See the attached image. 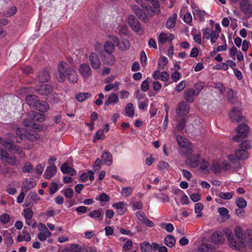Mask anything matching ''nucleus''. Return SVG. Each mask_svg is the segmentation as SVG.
Here are the masks:
<instances>
[{"instance_id": "f257e3e1", "label": "nucleus", "mask_w": 252, "mask_h": 252, "mask_svg": "<svg viewBox=\"0 0 252 252\" xmlns=\"http://www.w3.org/2000/svg\"><path fill=\"white\" fill-rule=\"evenodd\" d=\"M56 78L60 82H64L67 78L70 83L75 84L78 80L76 71L64 61L59 63Z\"/></svg>"}, {"instance_id": "f03ea898", "label": "nucleus", "mask_w": 252, "mask_h": 252, "mask_svg": "<svg viewBox=\"0 0 252 252\" xmlns=\"http://www.w3.org/2000/svg\"><path fill=\"white\" fill-rule=\"evenodd\" d=\"M223 232L225 233L231 248L235 250H239L245 248V240L236 239L234 237L232 231L229 229H224Z\"/></svg>"}, {"instance_id": "7ed1b4c3", "label": "nucleus", "mask_w": 252, "mask_h": 252, "mask_svg": "<svg viewBox=\"0 0 252 252\" xmlns=\"http://www.w3.org/2000/svg\"><path fill=\"white\" fill-rule=\"evenodd\" d=\"M0 158L2 161L11 166H17L19 164V160L14 155H10L1 147L0 148Z\"/></svg>"}, {"instance_id": "20e7f679", "label": "nucleus", "mask_w": 252, "mask_h": 252, "mask_svg": "<svg viewBox=\"0 0 252 252\" xmlns=\"http://www.w3.org/2000/svg\"><path fill=\"white\" fill-rule=\"evenodd\" d=\"M176 140L178 145L183 148L180 152L181 154L188 156L192 153V148L189 146V142L186 138L178 135L176 136Z\"/></svg>"}, {"instance_id": "39448f33", "label": "nucleus", "mask_w": 252, "mask_h": 252, "mask_svg": "<svg viewBox=\"0 0 252 252\" xmlns=\"http://www.w3.org/2000/svg\"><path fill=\"white\" fill-rule=\"evenodd\" d=\"M119 40L116 36L110 35L109 37V40L104 43L103 48L107 54H112L115 50V47L119 46Z\"/></svg>"}, {"instance_id": "423d86ee", "label": "nucleus", "mask_w": 252, "mask_h": 252, "mask_svg": "<svg viewBox=\"0 0 252 252\" xmlns=\"http://www.w3.org/2000/svg\"><path fill=\"white\" fill-rule=\"evenodd\" d=\"M0 143L7 150L13 152L14 154H20L22 152V149L20 146L16 145L8 139L0 138Z\"/></svg>"}, {"instance_id": "0eeeda50", "label": "nucleus", "mask_w": 252, "mask_h": 252, "mask_svg": "<svg viewBox=\"0 0 252 252\" xmlns=\"http://www.w3.org/2000/svg\"><path fill=\"white\" fill-rule=\"evenodd\" d=\"M249 130V128L247 125H240L236 129L237 135L233 137V140L235 142H239L240 138H244L247 136Z\"/></svg>"}, {"instance_id": "6e6552de", "label": "nucleus", "mask_w": 252, "mask_h": 252, "mask_svg": "<svg viewBox=\"0 0 252 252\" xmlns=\"http://www.w3.org/2000/svg\"><path fill=\"white\" fill-rule=\"evenodd\" d=\"M35 89L38 94L45 95L49 94L53 90L52 86L48 84H41L36 86Z\"/></svg>"}, {"instance_id": "1a4fd4ad", "label": "nucleus", "mask_w": 252, "mask_h": 252, "mask_svg": "<svg viewBox=\"0 0 252 252\" xmlns=\"http://www.w3.org/2000/svg\"><path fill=\"white\" fill-rule=\"evenodd\" d=\"M189 111V106L185 101L179 103L176 109V113L179 117L187 114Z\"/></svg>"}, {"instance_id": "9d476101", "label": "nucleus", "mask_w": 252, "mask_h": 252, "mask_svg": "<svg viewBox=\"0 0 252 252\" xmlns=\"http://www.w3.org/2000/svg\"><path fill=\"white\" fill-rule=\"evenodd\" d=\"M229 118L232 122L239 123L243 121L244 117L241 111L237 108H233L229 113Z\"/></svg>"}, {"instance_id": "9b49d317", "label": "nucleus", "mask_w": 252, "mask_h": 252, "mask_svg": "<svg viewBox=\"0 0 252 252\" xmlns=\"http://www.w3.org/2000/svg\"><path fill=\"white\" fill-rule=\"evenodd\" d=\"M89 61L92 67L94 69H98L101 66V61L98 55L95 53H91Z\"/></svg>"}, {"instance_id": "f8f14e48", "label": "nucleus", "mask_w": 252, "mask_h": 252, "mask_svg": "<svg viewBox=\"0 0 252 252\" xmlns=\"http://www.w3.org/2000/svg\"><path fill=\"white\" fill-rule=\"evenodd\" d=\"M200 155L198 154H194L190 157L188 158L186 160L187 165L192 168L197 167L200 163Z\"/></svg>"}, {"instance_id": "ddd939ff", "label": "nucleus", "mask_w": 252, "mask_h": 252, "mask_svg": "<svg viewBox=\"0 0 252 252\" xmlns=\"http://www.w3.org/2000/svg\"><path fill=\"white\" fill-rule=\"evenodd\" d=\"M128 23L131 29L135 32H139L141 30V25L138 19L133 15L128 17Z\"/></svg>"}, {"instance_id": "4468645a", "label": "nucleus", "mask_w": 252, "mask_h": 252, "mask_svg": "<svg viewBox=\"0 0 252 252\" xmlns=\"http://www.w3.org/2000/svg\"><path fill=\"white\" fill-rule=\"evenodd\" d=\"M79 71L82 77L89 78L92 75V70L88 64L84 63L80 65Z\"/></svg>"}, {"instance_id": "2eb2a0df", "label": "nucleus", "mask_w": 252, "mask_h": 252, "mask_svg": "<svg viewBox=\"0 0 252 252\" xmlns=\"http://www.w3.org/2000/svg\"><path fill=\"white\" fill-rule=\"evenodd\" d=\"M100 57L102 62L108 65L112 66L115 63V57L112 54H108L107 55L104 54H100Z\"/></svg>"}, {"instance_id": "dca6fc26", "label": "nucleus", "mask_w": 252, "mask_h": 252, "mask_svg": "<svg viewBox=\"0 0 252 252\" xmlns=\"http://www.w3.org/2000/svg\"><path fill=\"white\" fill-rule=\"evenodd\" d=\"M29 119L33 121L42 122L45 119V115L41 113L36 111H31L29 113Z\"/></svg>"}, {"instance_id": "f3484780", "label": "nucleus", "mask_w": 252, "mask_h": 252, "mask_svg": "<svg viewBox=\"0 0 252 252\" xmlns=\"http://www.w3.org/2000/svg\"><path fill=\"white\" fill-rule=\"evenodd\" d=\"M36 185V183L34 179H26L23 184L22 189L23 191L27 192L30 189L33 188Z\"/></svg>"}, {"instance_id": "a211bd4d", "label": "nucleus", "mask_w": 252, "mask_h": 252, "mask_svg": "<svg viewBox=\"0 0 252 252\" xmlns=\"http://www.w3.org/2000/svg\"><path fill=\"white\" fill-rule=\"evenodd\" d=\"M57 169L54 164H51L50 166L47 167L44 173V177L47 179L51 178L57 172Z\"/></svg>"}, {"instance_id": "6ab92c4d", "label": "nucleus", "mask_w": 252, "mask_h": 252, "mask_svg": "<svg viewBox=\"0 0 252 252\" xmlns=\"http://www.w3.org/2000/svg\"><path fill=\"white\" fill-rule=\"evenodd\" d=\"M34 108L39 111L45 112H47L49 110V105L44 101L38 100V101H36Z\"/></svg>"}, {"instance_id": "aec40b11", "label": "nucleus", "mask_w": 252, "mask_h": 252, "mask_svg": "<svg viewBox=\"0 0 252 252\" xmlns=\"http://www.w3.org/2000/svg\"><path fill=\"white\" fill-rule=\"evenodd\" d=\"M197 95L194 90L189 88L186 90L184 98L187 102L191 103L193 101L194 96Z\"/></svg>"}, {"instance_id": "412c9836", "label": "nucleus", "mask_w": 252, "mask_h": 252, "mask_svg": "<svg viewBox=\"0 0 252 252\" xmlns=\"http://www.w3.org/2000/svg\"><path fill=\"white\" fill-rule=\"evenodd\" d=\"M117 209V213L120 215H123L126 211V205L123 202H118L112 205Z\"/></svg>"}, {"instance_id": "4be33fe9", "label": "nucleus", "mask_w": 252, "mask_h": 252, "mask_svg": "<svg viewBox=\"0 0 252 252\" xmlns=\"http://www.w3.org/2000/svg\"><path fill=\"white\" fill-rule=\"evenodd\" d=\"M102 161L106 165H110L113 162V157L110 152L105 150L101 156Z\"/></svg>"}, {"instance_id": "5701e85b", "label": "nucleus", "mask_w": 252, "mask_h": 252, "mask_svg": "<svg viewBox=\"0 0 252 252\" xmlns=\"http://www.w3.org/2000/svg\"><path fill=\"white\" fill-rule=\"evenodd\" d=\"M62 172L64 174H68L69 175L73 176L76 175V171L74 168L69 166L67 163H64L61 167Z\"/></svg>"}, {"instance_id": "b1692460", "label": "nucleus", "mask_w": 252, "mask_h": 252, "mask_svg": "<svg viewBox=\"0 0 252 252\" xmlns=\"http://www.w3.org/2000/svg\"><path fill=\"white\" fill-rule=\"evenodd\" d=\"M212 242L215 244L222 243L224 238L220 232H215L213 233L211 236Z\"/></svg>"}, {"instance_id": "393cba45", "label": "nucleus", "mask_w": 252, "mask_h": 252, "mask_svg": "<svg viewBox=\"0 0 252 252\" xmlns=\"http://www.w3.org/2000/svg\"><path fill=\"white\" fill-rule=\"evenodd\" d=\"M119 102V98L118 95L114 93L111 94L107 99L105 101L104 105L108 106L111 104L117 103Z\"/></svg>"}, {"instance_id": "a878e982", "label": "nucleus", "mask_w": 252, "mask_h": 252, "mask_svg": "<svg viewBox=\"0 0 252 252\" xmlns=\"http://www.w3.org/2000/svg\"><path fill=\"white\" fill-rule=\"evenodd\" d=\"M26 227L22 231L23 235H18L17 238V241L18 242H22L25 241L27 242H30L31 240V237L30 233L25 230Z\"/></svg>"}, {"instance_id": "bb28decb", "label": "nucleus", "mask_w": 252, "mask_h": 252, "mask_svg": "<svg viewBox=\"0 0 252 252\" xmlns=\"http://www.w3.org/2000/svg\"><path fill=\"white\" fill-rule=\"evenodd\" d=\"M216 249L215 246L212 244L203 243L200 245L197 249L198 252H210V250Z\"/></svg>"}, {"instance_id": "cd10ccee", "label": "nucleus", "mask_w": 252, "mask_h": 252, "mask_svg": "<svg viewBox=\"0 0 252 252\" xmlns=\"http://www.w3.org/2000/svg\"><path fill=\"white\" fill-rule=\"evenodd\" d=\"M50 79V75L47 70H43L39 72L38 75V81L41 82H46Z\"/></svg>"}, {"instance_id": "c85d7f7f", "label": "nucleus", "mask_w": 252, "mask_h": 252, "mask_svg": "<svg viewBox=\"0 0 252 252\" xmlns=\"http://www.w3.org/2000/svg\"><path fill=\"white\" fill-rule=\"evenodd\" d=\"M235 156L237 159H245L248 157V153L245 150H236L235 152Z\"/></svg>"}, {"instance_id": "c756f323", "label": "nucleus", "mask_w": 252, "mask_h": 252, "mask_svg": "<svg viewBox=\"0 0 252 252\" xmlns=\"http://www.w3.org/2000/svg\"><path fill=\"white\" fill-rule=\"evenodd\" d=\"M177 15L176 13H174L172 16L169 17L166 22V26L168 29L173 28L176 24Z\"/></svg>"}, {"instance_id": "7c9ffc66", "label": "nucleus", "mask_w": 252, "mask_h": 252, "mask_svg": "<svg viewBox=\"0 0 252 252\" xmlns=\"http://www.w3.org/2000/svg\"><path fill=\"white\" fill-rule=\"evenodd\" d=\"M26 101L30 106L34 108L38 101L37 97L34 94H29L26 97Z\"/></svg>"}, {"instance_id": "2f4dec72", "label": "nucleus", "mask_w": 252, "mask_h": 252, "mask_svg": "<svg viewBox=\"0 0 252 252\" xmlns=\"http://www.w3.org/2000/svg\"><path fill=\"white\" fill-rule=\"evenodd\" d=\"M28 118L27 119H25L23 122V126L26 127L31 126L35 129H39L40 125L39 124L34 123L32 120L29 119V115H28Z\"/></svg>"}, {"instance_id": "473e14b6", "label": "nucleus", "mask_w": 252, "mask_h": 252, "mask_svg": "<svg viewBox=\"0 0 252 252\" xmlns=\"http://www.w3.org/2000/svg\"><path fill=\"white\" fill-rule=\"evenodd\" d=\"M81 247L78 245L72 244L69 248L63 249L62 252H81Z\"/></svg>"}, {"instance_id": "72a5a7b5", "label": "nucleus", "mask_w": 252, "mask_h": 252, "mask_svg": "<svg viewBox=\"0 0 252 252\" xmlns=\"http://www.w3.org/2000/svg\"><path fill=\"white\" fill-rule=\"evenodd\" d=\"M143 8L146 11V14L148 16L153 17L154 15L158 14L155 13L154 9L149 4L146 3L142 5Z\"/></svg>"}, {"instance_id": "f704fd0d", "label": "nucleus", "mask_w": 252, "mask_h": 252, "mask_svg": "<svg viewBox=\"0 0 252 252\" xmlns=\"http://www.w3.org/2000/svg\"><path fill=\"white\" fill-rule=\"evenodd\" d=\"M91 96L92 94L90 93H79L76 94L75 98L78 101L83 102Z\"/></svg>"}, {"instance_id": "c9c22d12", "label": "nucleus", "mask_w": 252, "mask_h": 252, "mask_svg": "<svg viewBox=\"0 0 252 252\" xmlns=\"http://www.w3.org/2000/svg\"><path fill=\"white\" fill-rule=\"evenodd\" d=\"M176 242L175 238L172 235H168L164 238V243L169 247H172Z\"/></svg>"}, {"instance_id": "e433bc0d", "label": "nucleus", "mask_w": 252, "mask_h": 252, "mask_svg": "<svg viewBox=\"0 0 252 252\" xmlns=\"http://www.w3.org/2000/svg\"><path fill=\"white\" fill-rule=\"evenodd\" d=\"M89 216L91 218H96L100 220H102L103 217V214L98 210H94L91 212L89 214Z\"/></svg>"}, {"instance_id": "4c0bfd02", "label": "nucleus", "mask_w": 252, "mask_h": 252, "mask_svg": "<svg viewBox=\"0 0 252 252\" xmlns=\"http://www.w3.org/2000/svg\"><path fill=\"white\" fill-rule=\"evenodd\" d=\"M13 129H16V134L17 136L20 137L21 139H23L26 135V130L24 128H17V126L15 125L12 126Z\"/></svg>"}, {"instance_id": "58836bf2", "label": "nucleus", "mask_w": 252, "mask_h": 252, "mask_svg": "<svg viewBox=\"0 0 252 252\" xmlns=\"http://www.w3.org/2000/svg\"><path fill=\"white\" fill-rule=\"evenodd\" d=\"M200 168L204 173H208L211 169L209 162L205 159H203L202 163L200 164Z\"/></svg>"}, {"instance_id": "ea45409f", "label": "nucleus", "mask_w": 252, "mask_h": 252, "mask_svg": "<svg viewBox=\"0 0 252 252\" xmlns=\"http://www.w3.org/2000/svg\"><path fill=\"white\" fill-rule=\"evenodd\" d=\"M236 204L237 207L240 209L245 208L247 205L246 200L241 197H238L236 200Z\"/></svg>"}, {"instance_id": "a19ab883", "label": "nucleus", "mask_w": 252, "mask_h": 252, "mask_svg": "<svg viewBox=\"0 0 252 252\" xmlns=\"http://www.w3.org/2000/svg\"><path fill=\"white\" fill-rule=\"evenodd\" d=\"M140 249L142 252H151L152 249L150 243L148 242H144L141 244Z\"/></svg>"}, {"instance_id": "79ce46f5", "label": "nucleus", "mask_w": 252, "mask_h": 252, "mask_svg": "<svg viewBox=\"0 0 252 252\" xmlns=\"http://www.w3.org/2000/svg\"><path fill=\"white\" fill-rule=\"evenodd\" d=\"M27 139L31 141H35L39 139L40 135L37 132L28 133L26 135Z\"/></svg>"}, {"instance_id": "37998d69", "label": "nucleus", "mask_w": 252, "mask_h": 252, "mask_svg": "<svg viewBox=\"0 0 252 252\" xmlns=\"http://www.w3.org/2000/svg\"><path fill=\"white\" fill-rule=\"evenodd\" d=\"M234 233L236 239L245 240L243 237V232L241 227L236 226L234 230Z\"/></svg>"}, {"instance_id": "c03bdc74", "label": "nucleus", "mask_w": 252, "mask_h": 252, "mask_svg": "<svg viewBox=\"0 0 252 252\" xmlns=\"http://www.w3.org/2000/svg\"><path fill=\"white\" fill-rule=\"evenodd\" d=\"M241 10L243 12H244L246 15H248L249 17L251 16L252 14V5L249 4L247 5V6H244L243 7L240 8Z\"/></svg>"}, {"instance_id": "a18cd8bd", "label": "nucleus", "mask_w": 252, "mask_h": 252, "mask_svg": "<svg viewBox=\"0 0 252 252\" xmlns=\"http://www.w3.org/2000/svg\"><path fill=\"white\" fill-rule=\"evenodd\" d=\"M3 235L5 236L4 240L6 243L11 245L13 243V240L11 234L9 233L7 230H4L3 231Z\"/></svg>"}, {"instance_id": "49530a36", "label": "nucleus", "mask_w": 252, "mask_h": 252, "mask_svg": "<svg viewBox=\"0 0 252 252\" xmlns=\"http://www.w3.org/2000/svg\"><path fill=\"white\" fill-rule=\"evenodd\" d=\"M168 61L166 57H162L158 62V68L163 69L165 65L168 63Z\"/></svg>"}, {"instance_id": "de8ad7c7", "label": "nucleus", "mask_w": 252, "mask_h": 252, "mask_svg": "<svg viewBox=\"0 0 252 252\" xmlns=\"http://www.w3.org/2000/svg\"><path fill=\"white\" fill-rule=\"evenodd\" d=\"M206 12L204 11H202L201 10H196V12H194L193 14L194 18H197L198 20L202 21L204 19V16L205 15Z\"/></svg>"}, {"instance_id": "09e8293b", "label": "nucleus", "mask_w": 252, "mask_h": 252, "mask_svg": "<svg viewBox=\"0 0 252 252\" xmlns=\"http://www.w3.org/2000/svg\"><path fill=\"white\" fill-rule=\"evenodd\" d=\"M126 111L127 115L129 117H131L133 116L134 114V110L133 109V105L132 103H129L127 104L126 108Z\"/></svg>"}, {"instance_id": "8fccbe9b", "label": "nucleus", "mask_w": 252, "mask_h": 252, "mask_svg": "<svg viewBox=\"0 0 252 252\" xmlns=\"http://www.w3.org/2000/svg\"><path fill=\"white\" fill-rule=\"evenodd\" d=\"M234 194L233 192H220L219 193V196L223 199H230L232 198Z\"/></svg>"}, {"instance_id": "3c124183", "label": "nucleus", "mask_w": 252, "mask_h": 252, "mask_svg": "<svg viewBox=\"0 0 252 252\" xmlns=\"http://www.w3.org/2000/svg\"><path fill=\"white\" fill-rule=\"evenodd\" d=\"M150 2L152 3L155 10V13L158 14L160 13V9L158 1L157 0H151Z\"/></svg>"}, {"instance_id": "603ef678", "label": "nucleus", "mask_w": 252, "mask_h": 252, "mask_svg": "<svg viewBox=\"0 0 252 252\" xmlns=\"http://www.w3.org/2000/svg\"><path fill=\"white\" fill-rule=\"evenodd\" d=\"M160 226L162 228L165 229L168 232H171L174 230V226L173 224L170 223H161Z\"/></svg>"}, {"instance_id": "864d4df0", "label": "nucleus", "mask_w": 252, "mask_h": 252, "mask_svg": "<svg viewBox=\"0 0 252 252\" xmlns=\"http://www.w3.org/2000/svg\"><path fill=\"white\" fill-rule=\"evenodd\" d=\"M120 48L123 50H126L130 47V43L129 41L126 40H123L121 43L119 44Z\"/></svg>"}, {"instance_id": "5fc2aeb1", "label": "nucleus", "mask_w": 252, "mask_h": 252, "mask_svg": "<svg viewBox=\"0 0 252 252\" xmlns=\"http://www.w3.org/2000/svg\"><path fill=\"white\" fill-rule=\"evenodd\" d=\"M24 216L26 220H31L33 217V212L29 208L24 210Z\"/></svg>"}, {"instance_id": "6e6d98bb", "label": "nucleus", "mask_w": 252, "mask_h": 252, "mask_svg": "<svg viewBox=\"0 0 252 252\" xmlns=\"http://www.w3.org/2000/svg\"><path fill=\"white\" fill-rule=\"evenodd\" d=\"M73 190L71 188H67L63 190V194L67 198H71L73 196Z\"/></svg>"}, {"instance_id": "4d7b16f0", "label": "nucleus", "mask_w": 252, "mask_h": 252, "mask_svg": "<svg viewBox=\"0 0 252 252\" xmlns=\"http://www.w3.org/2000/svg\"><path fill=\"white\" fill-rule=\"evenodd\" d=\"M33 169V166L30 162H26L22 168L23 172L25 173H30Z\"/></svg>"}, {"instance_id": "13d9d810", "label": "nucleus", "mask_w": 252, "mask_h": 252, "mask_svg": "<svg viewBox=\"0 0 252 252\" xmlns=\"http://www.w3.org/2000/svg\"><path fill=\"white\" fill-rule=\"evenodd\" d=\"M133 191V189L131 187H126L123 189L122 193L126 197L130 196Z\"/></svg>"}, {"instance_id": "bf43d9fd", "label": "nucleus", "mask_w": 252, "mask_h": 252, "mask_svg": "<svg viewBox=\"0 0 252 252\" xmlns=\"http://www.w3.org/2000/svg\"><path fill=\"white\" fill-rule=\"evenodd\" d=\"M136 15L140 20L143 21L144 22H147L148 21V18L146 15L143 13L142 10H139Z\"/></svg>"}, {"instance_id": "052dcab7", "label": "nucleus", "mask_w": 252, "mask_h": 252, "mask_svg": "<svg viewBox=\"0 0 252 252\" xmlns=\"http://www.w3.org/2000/svg\"><path fill=\"white\" fill-rule=\"evenodd\" d=\"M105 138V136L103 132V130L100 129L96 133L94 138V142L96 140H101Z\"/></svg>"}, {"instance_id": "680f3d73", "label": "nucleus", "mask_w": 252, "mask_h": 252, "mask_svg": "<svg viewBox=\"0 0 252 252\" xmlns=\"http://www.w3.org/2000/svg\"><path fill=\"white\" fill-rule=\"evenodd\" d=\"M186 126V120L184 118L181 119L178 123L177 128L178 130L182 131Z\"/></svg>"}, {"instance_id": "e2e57ef3", "label": "nucleus", "mask_w": 252, "mask_h": 252, "mask_svg": "<svg viewBox=\"0 0 252 252\" xmlns=\"http://www.w3.org/2000/svg\"><path fill=\"white\" fill-rule=\"evenodd\" d=\"M0 220L3 224L7 223L10 220V216L7 214H3L0 216Z\"/></svg>"}, {"instance_id": "0e129e2a", "label": "nucleus", "mask_w": 252, "mask_h": 252, "mask_svg": "<svg viewBox=\"0 0 252 252\" xmlns=\"http://www.w3.org/2000/svg\"><path fill=\"white\" fill-rule=\"evenodd\" d=\"M218 212L221 216H225L226 215V218L229 219L230 218V216L228 215V210L227 209L224 207H220L218 208Z\"/></svg>"}, {"instance_id": "69168bd1", "label": "nucleus", "mask_w": 252, "mask_h": 252, "mask_svg": "<svg viewBox=\"0 0 252 252\" xmlns=\"http://www.w3.org/2000/svg\"><path fill=\"white\" fill-rule=\"evenodd\" d=\"M156 197L161 200L163 203L168 202L169 201L168 195L164 193H159L156 195Z\"/></svg>"}, {"instance_id": "338daca9", "label": "nucleus", "mask_w": 252, "mask_h": 252, "mask_svg": "<svg viewBox=\"0 0 252 252\" xmlns=\"http://www.w3.org/2000/svg\"><path fill=\"white\" fill-rule=\"evenodd\" d=\"M168 40V35L164 32H161L158 37V42L164 43Z\"/></svg>"}, {"instance_id": "774afa93", "label": "nucleus", "mask_w": 252, "mask_h": 252, "mask_svg": "<svg viewBox=\"0 0 252 252\" xmlns=\"http://www.w3.org/2000/svg\"><path fill=\"white\" fill-rule=\"evenodd\" d=\"M251 147V142L250 141L245 140L242 142L241 144V148L242 150H248Z\"/></svg>"}]
</instances>
